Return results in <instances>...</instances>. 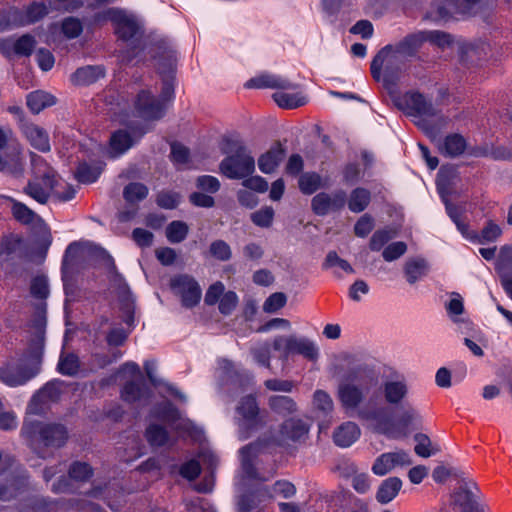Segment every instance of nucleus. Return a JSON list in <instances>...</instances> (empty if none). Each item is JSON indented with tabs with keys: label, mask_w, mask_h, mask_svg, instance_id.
Masks as SVG:
<instances>
[{
	"label": "nucleus",
	"mask_w": 512,
	"mask_h": 512,
	"mask_svg": "<svg viewBox=\"0 0 512 512\" xmlns=\"http://www.w3.org/2000/svg\"><path fill=\"white\" fill-rule=\"evenodd\" d=\"M274 218V210L270 206L261 208L251 214L252 222L259 227L268 228L271 226Z\"/></svg>",
	"instance_id": "nucleus-58"
},
{
	"label": "nucleus",
	"mask_w": 512,
	"mask_h": 512,
	"mask_svg": "<svg viewBox=\"0 0 512 512\" xmlns=\"http://www.w3.org/2000/svg\"><path fill=\"white\" fill-rule=\"evenodd\" d=\"M479 1L480 0H461L460 2L455 3L454 1L449 0L446 5L437 4V17L441 19H447L453 14H470L471 9Z\"/></svg>",
	"instance_id": "nucleus-28"
},
{
	"label": "nucleus",
	"mask_w": 512,
	"mask_h": 512,
	"mask_svg": "<svg viewBox=\"0 0 512 512\" xmlns=\"http://www.w3.org/2000/svg\"><path fill=\"white\" fill-rule=\"evenodd\" d=\"M358 418L368 429L391 439L406 437L408 427L421 421L419 412L412 406L402 407L395 421L388 407L373 400L359 409Z\"/></svg>",
	"instance_id": "nucleus-2"
},
{
	"label": "nucleus",
	"mask_w": 512,
	"mask_h": 512,
	"mask_svg": "<svg viewBox=\"0 0 512 512\" xmlns=\"http://www.w3.org/2000/svg\"><path fill=\"white\" fill-rule=\"evenodd\" d=\"M150 395L148 387L141 382H128L121 392L124 401L133 403Z\"/></svg>",
	"instance_id": "nucleus-41"
},
{
	"label": "nucleus",
	"mask_w": 512,
	"mask_h": 512,
	"mask_svg": "<svg viewBox=\"0 0 512 512\" xmlns=\"http://www.w3.org/2000/svg\"><path fill=\"white\" fill-rule=\"evenodd\" d=\"M171 288L181 298L182 305L186 308L196 306L202 297V290L194 277L181 274L171 279Z\"/></svg>",
	"instance_id": "nucleus-12"
},
{
	"label": "nucleus",
	"mask_w": 512,
	"mask_h": 512,
	"mask_svg": "<svg viewBox=\"0 0 512 512\" xmlns=\"http://www.w3.org/2000/svg\"><path fill=\"white\" fill-rule=\"evenodd\" d=\"M31 163L34 172V179L29 181L24 192L40 204H45L50 195L54 194L62 201H69L75 196V189L66 185V191L61 192L60 183L56 172L47 165L41 156L31 153Z\"/></svg>",
	"instance_id": "nucleus-4"
},
{
	"label": "nucleus",
	"mask_w": 512,
	"mask_h": 512,
	"mask_svg": "<svg viewBox=\"0 0 512 512\" xmlns=\"http://www.w3.org/2000/svg\"><path fill=\"white\" fill-rule=\"evenodd\" d=\"M113 286L117 289V294L121 301L124 302V305L127 309V317L125 319V322L128 325H131L133 323L134 317L132 315L131 309H132V297L130 294V290L128 285L125 283L124 279L119 275L115 274L112 279Z\"/></svg>",
	"instance_id": "nucleus-37"
},
{
	"label": "nucleus",
	"mask_w": 512,
	"mask_h": 512,
	"mask_svg": "<svg viewBox=\"0 0 512 512\" xmlns=\"http://www.w3.org/2000/svg\"><path fill=\"white\" fill-rule=\"evenodd\" d=\"M12 202V214L14 218L22 224H35L39 222L40 217L25 204L11 199Z\"/></svg>",
	"instance_id": "nucleus-43"
},
{
	"label": "nucleus",
	"mask_w": 512,
	"mask_h": 512,
	"mask_svg": "<svg viewBox=\"0 0 512 512\" xmlns=\"http://www.w3.org/2000/svg\"><path fill=\"white\" fill-rule=\"evenodd\" d=\"M245 86L247 88H274L282 90H290L296 87L295 84L281 76L269 74L252 78L247 81Z\"/></svg>",
	"instance_id": "nucleus-25"
},
{
	"label": "nucleus",
	"mask_w": 512,
	"mask_h": 512,
	"mask_svg": "<svg viewBox=\"0 0 512 512\" xmlns=\"http://www.w3.org/2000/svg\"><path fill=\"white\" fill-rule=\"evenodd\" d=\"M287 297L282 292L271 294L263 304V310L267 313H274L285 306Z\"/></svg>",
	"instance_id": "nucleus-63"
},
{
	"label": "nucleus",
	"mask_w": 512,
	"mask_h": 512,
	"mask_svg": "<svg viewBox=\"0 0 512 512\" xmlns=\"http://www.w3.org/2000/svg\"><path fill=\"white\" fill-rule=\"evenodd\" d=\"M371 200L370 192L362 187L354 189L348 199V208L354 213L364 211L369 205Z\"/></svg>",
	"instance_id": "nucleus-42"
},
{
	"label": "nucleus",
	"mask_w": 512,
	"mask_h": 512,
	"mask_svg": "<svg viewBox=\"0 0 512 512\" xmlns=\"http://www.w3.org/2000/svg\"><path fill=\"white\" fill-rule=\"evenodd\" d=\"M221 150L225 154H230L220 163V171L227 178L244 179L255 171V160L238 137L225 136Z\"/></svg>",
	"instance_id": "nucleus-5"
},
{
	"label": "nucleus",
	"mask_w": 512,
	"mask_h": 512,
	"mask_svg": "<svg viewBox=\"0 0 512 512\" xmlns=\"http://www.w3.org/2000/svg\"><path fill=\"white\" fill-rule=\"evenodd\" d=\"M61 28L63 34L69 39L78 37L83 31L81 21L74 17L65 18L62 21Z\"/></svg>",
	"instance_id": "nucleus-62"
},
{
	"label": "nucleus",
	"mask_w": 512,
	"mask_h": 512,
	"mask_svg": "<svg viewBox=\"0 0 512 512\" xmlns=\"http://www.w3.org/2000/svg\"><path fill=\"white\" fill-rule=\"evenodd\" d=\"M61 394V382L58 380L50 381L39 390L31 399L28 410L30 413L37 414L40 412L39 403L56 401Z\"/></svg>",
	"instance_id": "nucleus-20"
},
{
	"label": "nucleus",
	"mask_w": 512,
	"mask_h": 512,
	"mask_svg": "<svg viewBox=\"0 0 512 512\" xmlns=\"http://www.w3.org/2000/svg\"><path fill=\"white\" fill-rule=\"evenodd\" d=\"M437 146L442 155L454 158L464 153L467 143L462 135L450 134L443 141H439Z\"/></svg>",
	"instance_id": "nucleus-26"
},
{
	"label": "nucleus",
	"mask_w": 512,
	"mask_h": 512,
	"mask_svg": "<svg viewBox=\"0 0 512 512\" xmlns=\"http://www.w3.org/2000/svg\"><path fill=\"white\" fill-rule=\"evenodd\" d=\"M424 43H430L441 49L450 47L453 39L450 34L440 30H422Z\"/></svg>",
	"instance_id": "nucleus-46"
},
{
	"label": "nucleus",
	"mask_w": 512,
	"mask_h": 512,
	"mask_svg": "<svg viewBox=\"0 0 512 512\" xmlns=\"http://www.w3.org/2000/svg\"><path fill=\"white\" fill-rule=\"evenodd\" d=\"M501 233V228L497 224L488 222L479 235L476 233L473 235L465 233V236L472 241L485 244L495 241L501 235Z\"/></svg>",
	"instance_id": "nucleus-47"
},
{
	"label": "nucleus",
	"mask_w": 512,
	"mask_h": 512,
	"mask_svg": "<svg viewBox=\"0 0 512 512\" xmlns=\"http://www.w3.org/2000/svg\"><path fill=\"white\" fill-rule=\"evenodd\" d=\"M407 281L410 284L416 283L428 272V264L423 258L409 259L404 266Z\"/></svg>",
	"instance_id": "nucleus-35"
},
{
	"label": "nucleus",
	"mask_w": 512,
	"mask_h": 512,
	"mask_svg": "<svg viewBox=\"0 0 512 512\" xmlns=\"http://www.w3.org/2000/svg\"><path fill=\"white\" fill-rule=\"evenodd\" d=\"M312 407L319 416L328 417L334 410V402L326 391L318 389L313 394Z\"/></svg>",
	"instance_id": "nucleus-36"
},
{
	"label": "nucleus",
	"mask_w": 512,
	"mask_h": 512,
	"mask_svg": "<svg viewBox=\"0 0 512 512\" xmlns=\"http://www.w3.org/2000/svg\"><path fill=\"white\" fill-rule=\"evenodd\" d=\"M58 371L67 376L75 375L80 367L78 357L73 353H62L58 362Z\"/></svg>",
	"instance_id": "nucleus-50"
},
{
	"label": "nucleus",
	"mask_w": 512,
	"mask_h": 512,
	"mask_svg": "<svg viewBox=\"0 0 512 512\" xmlns=\"http://www.w3.org/2000/svg\"><path fill=\"white\" fill-rule=\"evenodd\" d=\"M424 39L422 30L411 33L405 36L402 40H400L395 45H392V49L401 57V58H411L416 56L419 49L423 46Z\"/></svg>",
	"instance_id": "nucleus-21"
},
{
	"label": "nucleus",
	"mask_w": 512,
	"mask_h": 512,
	"mask_svg": "<svg viewBox=\"0 0 512 512\" xmlns=\"http://www.w3.org/2000/svg\"><path fill=\"white\" fill-rule=\"evenodd\" d=\"M336 267L348 274L354 273V269L345 259L340 258L335 251H330L325 258L323 268L330 269Z\"/></svg>",
	"instance_id": "nucleus-59"
},
{
	"label": "nucleus",
	"mask_w": 512,
	"mask_h": 512,
	"mask_svg": "<svg viewBox=\"0 0 512 512\" xmlns=\"http://www.w3.org/2000/svg\"><path fill=\"white\" fill-rule=\"evenodd\" d=\"M36 41L31 35L25 34L16 40H4L1 48L13 50L19 56H29L35 48Z\"/></svg>",
	"instance_id": "nucleus-30"
},
{
	"label": "nucleus",
	"mask_w": 512,
	"mask_h": 512,
	"mask_svg": "<svg viewBox=\"0 0 512 512\" xmlns=\"http://www.w3.org/2000/svg\"><path fill=\"white\" fill-rule=\"evenodd\" d=\"M27 106L33 114H38L56 103V99L48 92L37 90L27 95Z\"/></svg>",
	"instance_id": "nucleus-33"
},
{
	"label": "nucleus",
	"mask_w": 512,
	"mask_h": 512,
	"mask_svg": "<svg viewBox=\"0 0 512 512\" xmlns=\"http://www.w3.org/2000/svg\"><path fill=\"white\" fill-rule=\"evenodd\" d=\"M402 487V481L398 477H389L385 479L378 488L376 499L381 504L391 502L399 493Z\"/></svg>",
	"instance_id": "nucleus-31"
},
{
	"label": "nucleus",
	"mask_w": 512,
	"mask_h": 512,
	"mask_svg": "<svg viewBox=\"0 0 512 512\" xmlns=\"http://www.w3.org/2000/svg\"><path fill=\"white\" fill-rule=\"evenodd\" d=\"M361 431L358 425L348 421L340 425L333 433V439L339 447L351 446L359 437Z\"/></svg>",
	"instance_id": "nucleus-27"
},
{
	"label": "nucleus",
	"mask_w": 512,
	"mask_h": 512,
	"mask_svg": "<svg viewBox=\"0 0 512 512\" xmlns=\"http://www.w3.org/2000/svg\"><path fill=\"white\" fill-rule=\"evenodd\" d=\"M272 411L280 415H289L297 410L296 402L288 396H272L268 401Z\"/></svg>",
	"instance_id": "nucleus-44"
},
{
	"label": "nucleus",
	"mask_w": 512,
	"mask_h": 512,
	"mask_svg": "<svg viewBox=\"0 0 512 512\" xmlns=\"http://www.w3.org/2000/svg\"><path fill=\"white\" fill-rule=\"evenodd\" d=\"M407 251V245L403 241H397L386 246L382 252L385 261L392 262L399 259Z\"/></svg>",
	"instance_id": "nucleus-60"
},
{
	"label": "nucleus",
	"mask_w": 512,
	"mask_h": 512,
	"mask_svg": "<svg viewBox=\"0 0 512 512\" xmlns=\"http://www.w3.org/2000/svg\"><path fill=\"white\" fill-rule=\"evenodd\" d=\"M92 475L93 469L86 462L76 461L69 468V477L76 482L88 481Z\"/></svg>",
	"instance_id": "nucleus-53"
},
{
	"label": "nucleus",
	"mask_w": 512,
	"mask_h": 512,
	"mask_svg": "<svg viewBox=\"0 0 512 512\" xmlns=\"http://www.w3.org/2000/svg\"><path fill=\"white\" fill-rule=\"evenodd\" d=\"M383 395L388 404H400L408 395L406 380L404 378H397L384 382Z\"/></svg>",
	"instance_id": "nucleus-22"
},
{
	"label": "nucleus",
	"mask_w": 512,
	"mask_h": 512,
	"mask_svg": "<svg viewBox=\"0 0 512 512\" xmlns=\"http://www.w3.org/2000/svg\"><path fill=\"white\" fill-rule=\"evenodd\" d=\"M188 230L186 223L172 221L166 228V237L171 243H180L187 237Z\"/></svg>",
	"instance_id": "nucleus-52"
},
{
	"label": "nucleus",
	"mask_w": 512,
	"mask_h": 512,
	"mask_svg": "<svg viewBox=\"0 0 512 512\" xmlns=\"http://www.w3.org/2000/svg\"><path fill=\"white\" fill-rule=\"evenodd\" d=\"M146 438L152 446H163L168 442V433L162 426L150 425L146 430Z\"/></svg>",
	"instance_id": "nucleus-56"
},
{
	"label": "nucleus",
	"mask_w": 512,
	"mask_h": 512,
	"mask_svg": "<svg viewBox=\"0 0 512 512\" xmlns=\"http://www.w3.org/2000/svg\"><path fill=\"white\" fill-rule=\"evenodd\" d=\"M174 97V84L172 78H166L163 81L161 100L146 90L141 91L135 100V110L138 115L147 120L160 119L165 112V102Z\"/></svg>",
	"instance_id": "nucleus-8"
},
{
	"label": "nucleus",
	"mask_w": 512,
	"mask_h": 512,
	"mask_svg": "<svg viewBox=\"0 0 512 512\" xmlns=\"http://www.w3.org/2000/svg\"><path fill=\"white\" fill-rule=\"evenodd\" d=\"M152 414L154 417L159 418L169 424H172L175 421L180 420L179 411L169 401H165L162 404L155 407Z\"/></svg>",
	"instance_id": "nucleus-49"
},
{
	"label": "nucleus",
	"mask_w": 512,
	"mask_h": 512,
	"mask_svg": "<svg viewBox=\"0 0 512 512\" xmlns=\"http://www.w3.org/2000/svg\"><path fill=\"white\" fill-rule=\"evenodd\" d=\"M338 398L342 405V407L346 411H359L360 408H362L364 405L360 406L364 399V392L363 390L352 383H342L338 387Z\"/></svg>",
	"instance_id": "nucleus-18"
},
{
	"label": "nucleus",
	"mask_w": 512,
	"mask_h": 512,
	"mask_svg": "<svg viewBox=\"0 0 512 512\" xmlns=\"http://www.w3.org/2000/svg\"><path fill=\"white\" fill-rule=\"evenodd\" d=\"M395 233L388 229L377 230L370 239L369 247L372 251H380Z\"/></svg>",
	"instance_id": "nucleus-61"
},
{
	"label": "nucleus",
	"mask_w": 512,
	"mask_h": 512,
	"mask_svg": "<svg viewBox=\"0 0 512 512\" xmlns=\"http://www.w3.org/2000/svg\"><path fill=\"white\" fill-rule=\"evenodd\" d=\"M148 188L138 182L128 184L123 191V196L127 202L135 203L146 198Z\"/></svg>",
	"instance_id": "nucleus-54"
},
{
	"label": "nucleus",
	"mask_w": 512,
	"mask_h": 512,
	"mask_svg": "<svg viewBox=\"0 0 512 512\" xmlns=\"http://www.w3.org/2000/svg\"><path fill=\"white\" fill-rule=\"evenodd\" d=\"M322 186V180L317 173H304L299 178V188L303 194L311 195Z\"/></svg>",
	"instance_id": "nucleus-51"
},
{
	"label": "nucleus",
	"mask_w": 512,
	"mask_h": 512,
	"mask_svg": "<svg viewBox=\"0 0 512 512\" xmlns=\"http://www.w3.org/2000/svg\"><path fill=\"white\" fill-rule=\"evenodd\" d=\"M273 99L279 107L284 109H295L308 102L307 96L302 92L278 91L273 94Z\"/></svg>",
	"instance_id": "nucleus-34"
},
{
	"label": "nucleus",
	"mask_w": 512,
	"mask_h": 512,
	"mask_svg": "<svg viewBox=\"0 0 512 512\" xmlns=\"http://www.w3.org/2000/svg\"><path fill=\"white\" fill-rule=\"evenodd\" d=\"M134 144L131 135L125 130H118L110 137L109 154L116 158L128 151Z\"/></svg>",
	"instance_id": "nucleus-29"
},
{
	"label": "nucleus",
	"mask_w": 512,
	"mask_h": 512,
	"mask_svg": "<svg viewBox=\"0 0 512 512\" xmlns=\"http://www.w3.org/2000/svg\"><path fill=\"white\" fill-rule=\"evenodd\" d=\"M402 66L403 58L392 49V45H386L373 58L371 74L376 81H382L387 89H391L400 79Z\"/></svg>",
	"instance_id": "nucleus-7"
},
{
	"label": "nucleus",
	"mask_w": 512,
	"mask_h": 512,
	"mask_svg": "<svg viewBox=\"0 0 512 512\" xmlns=\"http://www.w3.org/2000/svg\"><path fill=\"white\" fill-rule=\"evenodd\" d=\"M281 432L285 438L297 441L307 435L308 427L300 419H288L283 423Z\"/></svg>",
	"instance_id": "nucleus-40"
},
{
	"label": "nucleus",
	"mask_w": 512,
	"mask_h": 512,
	"mask_svg": "<svg viewBox=\"0 0 512 512\" xmlns=\"http://www.w3.org/2000/svg\"><path fill=\"white\" fill-rule=\"evenodd\" d=\"M272 346L274 350L281 352V359L286 361L290 355L298 354L304 358L314 361L319 356V350L315 343L305 337L277 336Z\"/></svg>",
	"instance_id": "nucleus-11"
},
{
	"label": "nucleus",
	"mask_w": 512,
	"mask_h": 512,
	"mask_svg": "<svg viewBox=\"0 0 512 512\" xmlns=\"http://www.w3.org/2000/svg\"><path fill=\"white\" fill-rule=\"evenodd\" d=\"M20 131L34 149L41 152L50 151L49 135L44 128L32 122L21 120Z\"/></svg>",
	"instance_id": "nucleus-17"
},
{
	"label": "nucleus",
	"mask_w": 512,
	"mask_h": 512,
	"mask_svg": "<svg viewBox=\"0 0 512 512\" xmlns=\"http://www.w3.org/2000/svg\"><path fill=\"white\" fill-rule=\"evenodd\" d=\"M411 463L412 460L408 452L397 450L378 456L371 470L377 476H384L397 467L409 466Z\"/></svg>",
	"instance_id": "nucleus-14"
},
{
	"label": "nucleus",
	"mask_w": 512,
	"mask_h": 512,
	"mask_svg": "<svg viewBox=\"0 0 512 512\" xmlns=\"http://www.w3.org/2000/svg\"><path fill=\"white\" fill-rule=\"evenodd\" d=\"M236 424L239 438L247 439L251 433L265 424L263 416L259 413L256 398L252 395L243 397L236 407Z\"/></svg>",
	"instance_id": "nucleus-10"
},
{
	"label": "nucleus",
	"mask_w": 512,
	"mask_h": 512,
	"mask_svg": "<svg viewBox=\"0 0 512 512\" xmlns=\"http://www.w3.org/2000/svg\"><path fill=\"white\" fill-rule=\"evenodd\" d=\"M103 171V163L96 164L81 163L79 164L75 176L77 180L84 184L95 182Z\"/></svg>",
	"instance_id": "nucleus-39"
},
{
	"label": "nucleus",
	"mask_w": 512,
	"mask_h": 512,
	"mask_svg": "<svg viewBox=\"0 0 512 512\" xmlns=\"http://www.w3.org/2000/svg\"><path fill=\"white\" fill-rule=\"evenodd\" d=\"M210 253L220 261H227L231 258L230 246L223 240H216L210 245Z\"/></svg>",
	"instance_id": "nucleus-64"
},
{
	"label": "nucleus",
	"mask_w": 512,
	"mask_h": 512,
	"mask_svg": "<svg viewBox=\"0 0 512 512\" xmlns=\"http://www.w3.org/2000/svg\"><path fill=\"white\" fill-rule=\"evenodd\" d=\"M21 435L33 450L40 456L46 455L40 451V446L59 448L67 440V430L61 424L43 423L40 421L25 420L21 428Z\"/></svg>",
	"instance_id": "nucleus-6"
},
{
	"label": "nucleus",
	"mask_w": 512,
	"mask_h": 512,
	"mask_svg": "<svg viewBox=\"0 0 512 512\" xmlns=\"http://www.w3.org/2000/svg\"><path fill=\"white\" fill-rule=\"evenodd\" d=\"M40 315L35 321V336L32 338L28 354L19 359H9L0 365V381L9 387L23 386L39 374L45 340V303L38 307Z\"/></svg>",
	"instance_id": "nucleus-1"
},
{
	"label": "nucleus",
	"mask_w": 512,
	"mask_h": 512,
	"mask_svg": "<svg viewBox=\"0 0 512 512\" xmlns=\"http://www.w3.org/2000/svg\"><path fill=\"white\" fill-rule=\"evenodd\" d=\"M48 10L43 3H33L25 11L11 8L7 11L6 19L0 23V29L26 26L42 19Z\"/></svg>",
	"instance_id": "nucleus-13"
},
{
	"label": "nucleus",
	"mask_w": 512,
	"mask_h": 512,
	"mask_svg": "<svg viewBox=\"0 0 512 512\" xmlns=\"http://www.w3.org/2000/svg\"><path fill=\"white\" fill-rule=\"evenodd\" d=\"M478 495L468 488H462L451 495V506L459 512H485L484 506L477 502Z\"/></svg>",
	"instance_id": "nucleus-19"
},
{
	"label": "nucleus",
	"mask_w": 512,
	"mask_h": 512,
	"mask_svg": "<svg viewBox=\"0 0 512 512\" xmlns=\"http://www.w3.org/2000/svg\"><path fill=\"white\" fill-rule=\"evenodd\" d=\"M31 295L39 300H45L49 295L48 280L45 276H36L30 285Z\"/></svg>",
	"instance_id": "nucleus-57"
},
{
	"label": "nucleus",
	"mask_w": 512,
	"mask_h": 512,
	"mask_svg": "<svg viewBox=\"0 0 512 512\" xmlns=\"http://www.w3.org/2000/svg\"><path fill=\"white\" fill-rule=\"evenodd\" d=\"M253 360L262 367H271V347L267 342L259 343L250 349Z\"/></svg>",
	"instance_id": "nucleus-48"
},
{
	"label": "nucleus",
	"mask_w": 512,
	"mask_h": 512,
	"mask_svg": "<svg viewBox=\"0 0 512 512\" xmlns=\"http://www.w3.org/2000/svg\"><path fill=\"white\" fill-rule=\"evenodd\" d=\"M105 72L101 66H85L77 69L71 76V81L76 85H90L104 77Z\"/></svg>",
	"instance_id": "nucleus-32"
},
{
	"label": "nucleus",
	"mask_w": 512,
	"mask_h": 512,
	"mask_svg": "<svg viewBox=\"0 0 512 512\" xmlns=\"http://www.w3.org/2000/svg\"><path fill=\"white\" fill-rule=\"evenodd\" d=\"M345 202L346 194L344 191H337L333 194L320 192L312 198L311 207L316 215L325 216L342 209Z\"/></svg>",
	"instance_id": "nucleus-15"
},
{
	"label": "nucleus",
	"mask_w": 512,
	"mask_h": 512,
	"mask_svg": "<svg viewBox=\"0 0 512 512\" xmlns=\"http://www.w3.org/2000/svg\"><path fill=\"white\" fill-rule=\"evenodd\" d=\"M393 102L398 109L413 117L415 125L433 141L447 124V118L438 113L432 101L417 91L395 96Z\"/></svg>",
	"instance_id": "nucleus-3"
},
{
	"label": "nucleus",
	"mask_w": 512,
	"mask_h": 512,
	"mask_svg": "<svg viewBox=\"0 0 512 512\" xmlns=\"http://www.w3.org/2000/svg\"><path fill=\"white\" fill-rule=\"evenodd\" d=\"M255 447L252 444H249L240 450L241 457V467L247 478L250 479H258L261 481H266L268 478L260 477L254 467L253 457H254Z\"/></svg>",
	"instance_id": "nucleus-38"
},
{
	"label": "nucleus",
	"mask_w": 512,
	"mask_h": 512,
	"mask_svg": "<svg viewBox=\"0 0 512 512\" xmlns=\"http://www.w3.org/2000/svg\"><path fill=\"white\" fill-rule=\"evenodd\" d=\"M286 151L280 143L273 145L266 153L258 159V167L261 172L270 174L275 171L285 157Z\"/></svg>",
	"instance_id": "nucleus-24"
},
{
	"label": "nucleus",
	"mask_w": 512,
	"mask_h": 512,
	"mask_svg": "<svg viewBox=\"0 0 512 512\" xmlns=\"http://www.w3.org/2000/svg\"><path fill=\"white\" fill-rule=\"evenodd\" d=\"M414 439L416 441L414 451L420 457L428 458L439 451V448H432L431 440L426 434L417 433Z\"/></svg>",
	"instance_id": "nucleus-55"
},
{
	"label": "nucleus",
	"mask_w": 512,
	"mask_h": 512,
	"mask_svg": "<svg viewBox=\"0 0 512 512\" xmlns=\"http://www.w3.org/2000/svg\"><path fill=\"white\" fill-rule=\"evenodd\" d=\"M272 495L268 492L267 489H263L261 491L250 493L242 496L238 501V511L239 512H251L253 509L257 508L259 503L263 501L261 498H271Z\"/></svg>",
	"instance_id": "nucleus-45"
},
{
	"label": "nucleus",
	"mask_w": 512,
	"mask_h": 512,
	"mask_svg": "<svg viewBox=\"0 0 512 512\" xmlns=\"http://www.w3.org/2000/svg\"><path fill=\"white\" fill-rule=\"evenodd\" d=\"M24 160L23 147L13 139L11 129L0 127V172L22 174Z\"/></svg>",
	"instance_id": "nucleus-9"
},
{
	"label": "nucleus",
	"mask_w": 512,
	"mask_h": 512,
	"mask_svg": "<svg viewBox=\"0 0 512 512\" xmlns=\"http://www.w3.org/2000/svg\"><path fill=\"white\" fill-rule=\"evenodd\" d=\"M108 18L115 24V33L123 41L132 40L139 31L136 21L119 9H110Z\"/></svg>",
	"instance_id": "nucleus-16"
},
{
	"label": "nucleus",
	"mask_w": 512,
	"mask_h": 512,
	"mask_svg": "<svg viewBox=\"0 0 512 512\" xmlns=\"http://www.w3.org/2000/svg\"><path fill=\"white\" fill-rule=\"evenodd\" d=\"M510 264H512V247L504 246L501 248L497 260V270L500 274L501 285L512 300V275L507 272V267Z\"/></svg>",
	"instance_id": "nucleus-23"
}]
</instances>
